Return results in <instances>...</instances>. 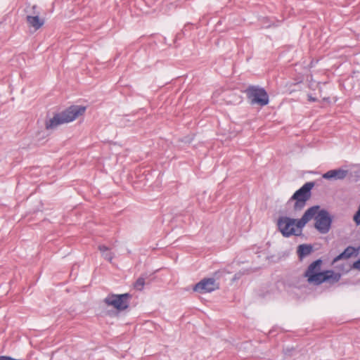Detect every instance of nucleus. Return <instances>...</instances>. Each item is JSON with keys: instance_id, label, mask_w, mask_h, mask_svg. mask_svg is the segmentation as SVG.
<instances>
[{"instance_id": "f257e3e1", "label": "nucleus", "mask_w": 360, "mask_h": 360, "mask_svg": "<svg viewBox=\"0 0 360 360\" xmlns=\"http://www.w3.org/2000/svg\"><path fill=\"white\" fill-rule=\"evenodd\" d=\"M323 260L318 259L309 264L304 276L309 283L319 285L323 283H333L338 281V273L333 270H322Z\"/></svg>"}, {"instance_id": "f03ea898", "label": "nucleus", "mask_w": 360, "mask_h": 360, "mask_svg": "<svg viewBox=\"0 0 360 360\" xmlns=\"http://www.w3.org/2000/svg\"><path fill=\"white\" fill-rule=\"evenodd\" d=\"M86 107L71 105L60 112L56 113L52 118L46 120L45 127L47 130L55 129L59 125L75 120L79 115L84 113Z\"/></svg>"}, {"instance_id": "7ed1b4c3", "label": "nucleus", "mask_w": 360, "mask_h": 360, "mask_svg": "<svg viewBox=\"0 0 360 360\" xmlns=\"http://www.w3.org/2000/svg\"><path fill=\"white\" fill-rule=\"evenodd\" d=\"M314 185L315 183L314 181H308L297 190L290 197L288 202L290 203L292 201H295V210L298 211L304 208L307 201L311 198V190Z\"/></svg>"}, {"instance_id": "20e7f679", "label": "nucleus", "mask_w": 360, "mask_h": 360, "mask_svg": "<svg viewBox=\"0 0 360 360\" xmlns=\"http://www.w3.org/2000/svg\"><path fill=\"white\" fill-rule=\"evenodd\" d=\"M247 98L252 105H266L269 102V97L266 91L259 86L250 85L245 90Z\"/></svg>"}, {"instance_id": "39448f33", "label": "nucleus", "mask_w": 360, "mask_h": 360, "mask_svg": "<svg viewBox=\"0 0 360 360\" xmlns=\"http://www.w3.org/2000/svg\"><path fill=\"white\" fill-rule=\"evenodd\" d=\"M131 297V295L129 293L110 294L105 298L104 302L106 304L113 306L119 311H123L129 307Z\"/></svg>"}, {"instance_id": "423d86ee", "label": "nucleus", "mask_w": 360, "mask_h": 360, "mask_svg": "<svg viewBox=\"0 0 360 360\" xmlns=\"http://www.w3.org/2000/svg\"><path fill=\"white\" fill-rule=\"evenodd\" d=\"M296 222L295 219H292L288 217H280L277 221L278 229L284 237H290L291 236H300V233H297L295 229V224Z\"/></svg>"}, {"instance_id": "0eeeda50", "label": "nucleus", "mask_w": 360, "mask_h": 360, "mask_svg": "<svg viewBox=\"0 0 360 360\" xmlns=\"http://www.w3.org/2000/svg\"><path fill=\"white\" fill-rule=\"evenodd\" d=\"M332 219L326 210H320L316 216L315 217V228L319 233L325 234L327 233L330 228Z\"/></svg>"}, {"instance_id": "6e6552de", "label": "nucleus", "mask_w": 360, "mask_h": 360, "mask_svg": "<svg viewBox=\"0 0 360 360\" xmlns=\"http://www.w3.org/2000/svg\"><path fill=\"white\" fill-rule=\"evenodd\" d=\"M219 288V284L214 278H206L197 283L193 288V291L200 294L211 292Z\"/></svg>"}, {"instance_id": "1a4fd4ad", "label": "nucleus", "mask_w": 360, "mask_h": 360, "mask_svg": "<svg viewBox=\"0 0 360 360\" xmlns=\"http://www.w3.org/2000/svg\"><path fill=\"white\" fill-rule=\"evenodd\" d=\"M313 252V246L311 244H301L297 248V254L300 260L308 256Z\"/></svg>"}, {"instance_id": "9d476101", "label": "nucleus", "mask_w": 360, "mask_h": 360, "mask_svg": "<svg viewBox=\"0 0 360 360\" xmlns=\"http://www.w3.org/2000/svg\"><path fill=\"white\" fill-rule=\"evenodd\" d=\"M26 19L27 23L36 30H39L44 24V20L40 18L38 15H27Z\"/></svg>"}, {"instance_id": "9b49d317", "label": "nucleus", "mask_w": 360, "mask_h": 360, "mask_svg": "<svg viewBox=\"0 0 360 360\" xmlns=\"http://www.w3.org/2000/svg\"><path fill=\"white\" fill-rule=\"evenodd\" d=\"M320 206L319 205H314V206H312L311 207H309V209H307L305 212L304 213V214L302 215V217L307 221H309V220H311L312 218H314L315 219V217L316 216V214H318V212L320 211Z\"/></svg>"}, {"instance_id": "f8f14e48", "label": "nucleus", "mask_w": 360, "mask_h": 360, "mask_svg": "<svg viewBox=\"0 0 360 360\" xmlns=\"http://www.w3.org/2000/svg\"><path fill=\"white\" fill-rule=\"evenodd\" d=\"M359 253V249H356L354 247H348L347 248L345 251L339 255V259H348L353 256H357Z\"/></svg>"}, {"instance_id": "ddd939ff", "label": "nucleus", "mask_w": 360, "mask_h": 360, "mask_svg": "<svg viewBox=\"0 0 360 360\" xmlns=\"http://www.w3.org/2000/svg\"><path fill=\"white\" fill-rule=\"evenodd\" d=\"M98 250L101 251L102 256L103 258L109 262H111L114 257V254L111 252L109 248L104 245H100L98 246Z\"/></svg>"}, {"instance_id": "4468645a", "label": "nucleus", "mask_w": 360, "mask_h": 360, "mask_svg": "<svg viewBox=\"0 0 360 360\" xmlns=\"http://www.w3.org/2000/svg\"><path fill=\"white\" fill-rule=\"evenodd\" d=\"M148 278V275L146 274H142L140 277H139L135 283H134V288L136 290L141 291L145 285L146 279Z\"/></svg>"}, {"instance_id": "2eb2a0df", "label": "nucleus", "mask_w": 360, "mask_h": 360, "mask_svg": "<svg viewBox=\"0 0 360 360\" xmlns=\"http://www.w3.org/2000/svg\"><path fill=\"white\" fill-rule=\"evenodd\" d=\"M323 178L326 179H338V169L330 170L323 174Z\"/></svg>"}, {"instance_id": "dca6fc26", "label": "nucleus", "mask_w": 360, "mask_h": 360, "mask_svg": "<svg viewBox=\"0 0 360 360\" xmlns=\"http://www.w3.org/2000/svg\"><path fill=\"white\" fill-rule=\"evenodd\" d=\"M307 222L308 221L303 217H302L300 219H296L295 226H296L298 229H302Z\"/></svg>"}, {"instance_id": "f3484780", "label": "nucleus", "mask_w": 360, "mask_h": 360, "mask_svg": "<svg viewBox=\"0 0 360 360\" xmlns=\"http://www.w3.org/2000/svg\"><path fill=\"white\" fill-rule=\"evenodd\" d=\"M169 5V9L172 8H174L176 5H174L173 3H169L168 1L164 0L162 1V6H168Z\"/></svg>"}, {"instance_id": "a211bd4d", "label": "nucleus", "mask_w": 360, "mask_h": 360, "mask_svg": "<svg viewBox=\"0 0 360 360\" xmlns=\"http://www.w3.org/2000/svg\"><path fill=\"white\" fill-rule=\"evenodd\" d=\"M352 268L360 271V259L352 264Z\"/></svg>"}, {"instance_id": "6ab92c4d", "label": "nucleus", "mask_w": 360, "mask_h": 360, "mask_svg": "<svg viewBox=\"0 0 360 360\" xmlns=\"http://www.w3.org/2000/svg\"><path fill=\"white\" fill-rule=\"evenodd\" d=\"M347 171L339 169V179H342L346 176Z\"/></svg>"}, {"instance_id": "aec40b11", "label": "nucleus", "mask_w": 360, "mask_h": 360, "mask_svg": "<svg viewBox=\"0 0 360 360\" xmlns=\"http://www.w3.org/2000/svg\"><path fill=\"white\" fill-rule=\"evenodd\" d=\"M181 33H178L176 36V39H175V41H176L177 39H180L181 37Z\"/></svg>"}, {"instance_id": "412c9836", "label": "nucleus", "mask_w": 360, "mask_h": 360, "mask_svg": "<svg viewBox=\"0 0 360 360\" xmlns=\"http://www.w3.org/2000/svg\"><path fill=\"white\" fill-rule=\"evenodd\" d=\"M338 262V256L335 257L333 259V263L335 264Z\"/></svg>"}, {"instance_id": "4be33fe9", "label": "nucleus", "mask_w": 360, "mask_h": 360, "mask_svg": "<svg viewBox=\"0 0 360 360\" xmlns=\"http://www.w3.org/2000/svg\"><path fill=\"white\" fill-rule=\"evenodd\" d=\"M309 101H315V98H312L311 96H309Z\"/></svg>"}, {"instance_id": "5701e85b", "label": "nucleus", "mask_w": 360, "mask_h": 360, "mask_svg": "<svg viewBox=\"0 0 360 360\" xmlns=\"http://www.w3.org/2000/svg\"><path fill=\"white\" fill-rule=\"evenodd\" d=\"M163 13H167V10H164V11H163Z\"/></svg>"}]
</instances>
